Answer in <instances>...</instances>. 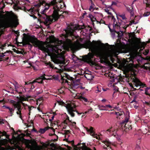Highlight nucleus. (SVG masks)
<instances>
[{"instance_id":"obj_33","label":"nucleus","mask_w":150,"mask_h":150,"mask_svg":"<svg viewBox=\"0 0 150 150\" xmlns=\"http://www.w3.org/2000/svg\"><path fill=\"white\" fill-rule=\"evenodd\" d=\"M82 150H92L91 149L87 147L86 146L85 144H84V145H83L82 147Z\"/></svg>"},{"instance_id":"obj_36","label":"nucleus","mask_w":150,"mask_h":150,"mask_svg":"<svg viewBox=\"0 0 150 150\" xmlns=\"http://www.w3.org/2000/svg\"><path fill=\"white\" fill-rule=\"evenodd\" d=\"M37 81H36V80H34L32 82H25V84L26 85H29L31 84H34L35 83H36Z\"/></svg>"},{"instance_id":"obj_27","label":"nucleus","mask_w":150,"mask_h":150,"mask_svg":"<svg viewBox=\"0 0 150 150\" xmlns=\"http://www.w3.org/2000/svg\"><path fill=\"white\" fill-rule=\"evenodd\" d=\"M9 52L11 53L12 51L11 50L7 51L6 52H4V53H2V54L0 55V61L3 60L2 57H4V58H5V57H4L5 56L4 54L6 53V52L8 53Z\"/></svg>"},{"instance_id":"obj_26","label":"nucleus","mask_w":150,"mask_h":150,"mask_svg":"<svg viewBox=\"0 0 150 150\" xmlns=\"http://www.w3.org/2000/svg\"><path fill=\"white\" fill-rule=\"evenodd\" d=\"M117 48L119 50L120 52L123 53L124 52V48L123 46L122 45H119L118 46Z\"/></svg>"},{"instance_id":"obj_7","label":"nucleus","mask_w":150,"mask_h":150,"mask_svg":"<svg viewBox=\"0 0 150 150\" xmlns=\"http://www.w3.org/2000/svg\"><path fill=\"white\" fill-rule=\"evenodd\" d=\"M66 107L67 109L69 114L72 117L75 116V114L74 112H76L78 115H80L82 114V113H79L77 110H75L76 106L74 103H70L66 104Z\"/></svg>"},{"instance_id":"obj_52","label":"nucleus","mask_w":150,"mask_h":150,"mask_svg":"<svg viewBox=\"0 0 150 150\" xmlns=\"http://www.w3.org/2000/svg\"><path fill=\"white\" fill-rule=\"evenodd\" d=\"M129 94L131 96H134L135 95L134 92L132 91L129 92Z\"/></svg>"},{"instance_id":"obj_14","label":"nucleus","mask_w":150,"mask_h":150,"mask_svg":"<svg viewBox=\"0 0 150 150\" xmlns=\"http://www.w3.org/2000/svg\"><path fill=\"white\" fill-rule=\"evenodd\" d=\"M88 131L90 133V135L93 137L96 138L97 139H99L100 137L97 134H95L93 131V128L92 127H90L89 129H88Z\"/></svg>"},{"instance_id":"obj_62","label":"nucleus","mask_w":150,"mask_h":150,"mask_svg":"<svg viewBox=\"0 0 150 150\" xmlns=\"http://www.w3.org/2000/svg\"><path fill=\"white\" fill-rule=\"evenodd\" d=\"M6 44H5L4 45H2L1 47H2V48L3 49H4V48H5L6 47Z\"/></svg>"},{"instance_id":"obj_20","label":"nucleus","mask_w":150,"mask_h":150,"mask_svg":"<svg viewBox=\"0 0 150 150\" xmlns=\"http://www.w3.org/2000/svg\"><path fill=\"white\" fill-rule=\"evenodd\" d=\"M115 114L117 115V118L118 119H120L121 118L122 119V117L123 116V113L122 112H115Z\"/></svg>"},{"instance_id":"obj_47","label":"nucleus","mask_w":150,"mask_h":150,"mask_svg":"<svg viewBox=\"0 0 150 150\" xmlns=\"http://www.w3.org/2000/svg\"><path fill=\"white\" fill-rule=\"evenodd\" d=\"M65 75V78H66L67 79L69 80H70L71 79H72V78L70 77L67 74H66Z\"/></svg>"},{"instance_id":"obj_49","label":"nucleus","mask_w":150,"mask_h":150,"mask_svg":"<svg viewBox=\"0 0 150 150\" xmlns=\"http://www.w3.org/2000/svg\"><path fill=\"white\" fill-rule=\"evenodd\" d=\"M120 16L122 18L123 20H125L127 19L124 15H120Z\"/></svg>"},{"instance_id":"obj_15","label":"nucleus","mask_w":150,"mask_h":150,"mask_svg":"<svg viewBox=\"0 0 150 150\" xmlns=\"http://www.w3.org/2000/svg\"><path fill=\"white\" fill-rule=\"evenodd\" d=\"M102 142L107 147H110L111 145L113 144L112 142H110L108 139H106L105 140H103Z\"/></svg>"},{"instance_id":"obj_23","label":"nucleus","mask_w":150,"mask_h":150,"mask_svg":"<svg viewBox=\"0 0 150 150\" xmlns=\"http://www.w3.org/2000/svg\"><path fill=\"white\" fill-rule=\"evenodd\" d=\"M125 6L126 7L127 11H129V12H130V13H131V14L132 16H133L132 13L133 14V13L132 12L133 8H132V7L131 6H130V7H129L128 6H127L125 5Z\"/></svg>"},{"instance_id":"obj_31","label":"nucleus","mask_w":150,"mask_h":150,"mask_svg":"<svg viewBox=\"0 0 150 150\" xmlns=\"http://www.w3.org/2000/svg\"><path fill=\"white\" fill-rule=\"evenodd\" d=\"M113 27L115 30L116 29L118 30L120 29V26L117 24V22L116 23V24H115V25H113Z\"/></svg>"},{"instance_id":"obj_9","label":"nucleus","mask_w":150,"mask_h":150,"mask_svg":"<svg viewBox=\"0 0 150 150\" xmlns=\"http://www.w3.org/2000/svg\"><path fill=\"white\" fill-rule=\"evenodd\" d=\"M135 39L136 40L135 43L136 46L139 49H144L146 45V43H150V39H149L146 42V43L145 42H141V39L137 38H135Z\"/></svg>"},{"instance_id":"obj_51","label":"nucleus","mask_w":150,"mask_h":150,"mask_svg":"<svg viewBox=\"0 0 150 150\" xmlns=\"http://www.w3.org/2000/svg\"><path fill=\"white\" fill-rule=\"evenodd\" d=\"M146 6L147 8H149L150 9V4L149 3H147L146 4Z\"/></svg>"},{"instance_id":"obj_50","label":"nucleus","mask_w":150,"mask_h":150,"mask_svg":"<svg viewBox=\"0 0 150 150\" xmlns=\"http://www.w3.org/2000/svg\"><path fill=\"white\" fill-rule=\"evenodd\" d=\"M90 17L91 18V20L93 22L96 21V18L94 17H93L92 18H91V16H90Z\"/></svg>"},{"instance_id":"obj_8","label":"nucleus","mask_w":150,"mask_h":150,"mask_svg":"<svg viewBox=\"0 0 150 150\" xmlns=\"http://www.w3.org/2000/svg\"><path fill=\"white\" fill-rule=\"evenodd\" d=\"M120 128L125 132H127L128 131L132 129L131 122H118Z\"/></svg>"},{"instance_id":"obj_53","label":"nucleus","mask_w":150,"mask_h":150,"mask_svg":"<svg viewBox=\"0 0 150 150\" xmlns=\"http://www.w3.org/2000/svg\"><path fill=\"white\" fill-rule=\"evenodd\" d=\"M129 120V118H127V117H125V120L123 121L122 122H128Z\"/></svg>"},{"instance_id":"obj_60","label":"nucleus","mask_w":150,"mask_h":150,"mask_svg":"<svg viewBox=\"0 0 150 150\" xmlns=\"http://www.w3.org/2000/svg\"><path fill=\"white\" fill-rule=\"evenodd\" d=\"M20 99L22 100H25V98L23 97L22 96H20Z\"/></svg>"},{"instance_id":"obj_13","label":"nucleus","mask_w":150,"mask_h":150,"mask_svg":"<svg viewBox=\"0 0 150 150\" xmlns=\"http://www.w3.org/2000/svg\"><path fill=\"white\" fill-rule=\"evenodd\" d=\"M24 10L25 12L28 11L29 12H30L31 14H32L33 13H35L38 12V9L35 6V5H34V7H32L29 9H27L25 7H24Z\"/></svg>"},{"instance_id":"obj_48","label":"nucleus","mask_w":150,"mask_h":150,"mask_svg":"<svg viewBox=\"0 0 150 150\" xmlns=\"http://www.w3.org/2000/svg\"><path fill=\"white\" fill-rule=\"evenodd\" d=\"M148 89H149V88L147 87L146 88L145 90V94L146 95H149V93H148Z\"/></svg>"},{"instance_id":"obj_43","label":"nucleus","mask_w":150,"mask_h":150,"mask_svg":"<svg viewBox=\"0 0 150 150\" xmlns=\"http://www.w3.org/2000/svg\"><path fill=\"white\" fill-rule=\"evenodd\" d=\"M97 23H100V24L101 23H104L106 25L105 23V21L102 19H101V20L100 22L98 21H97Z\"/></svg>"},{"instance_id":"obj_5","label":"nucleus","mask_w":150,"mask_h":150,"mask_svg":"<svg viewBox=\"0 0 150 150\" xmlns=\"http://www.w3.org/2000/svg\"><path fill=\"white\" fill-rule=\"evenodd\" d=\"M50 144L48 143H43L42 145H38L30 142L26 143V147L31 150H48V147Z\"/></svg>"},{"instance_id":"obj_38","label":"nucleus","mask_w":150,"mask_h":150,"mask_svg":"<svg viewBox=\"0 0 150 150\" xmlns=\"http://www.w3.org/2000/svg\"><path fill=\"white\" fill-rule=\"evenodd\" d=\"M50 136H54L55 137V138L54 139H53V140L54 141H57L58 139V137L56 135V134H50Z\"/></svg>"},{"instance_id":"obj_56","label":"nucleus","mask_w":150,"mask_h":150,"mask_svg":"<svg viewBox=\"0 0 150 150\" xmlns=\"http://www.w3.org/2000/svg\"><path fill=\"white\" fill-rule=\"evenodd\" d=\"M135 149H136L138 150L140 149V147L137 144L135 147Z\"/></svg>"},{"instance_id":"obj_63","label":"nucleus","mask_w":150,"mask_h":150,"mask_svg":"<svg viewBox=\"0 0 150 150\" xmlns=\"http://www.w3.org/2000/svg\"><path fill=\"white\" fill-rule=\"evenodd\" d=\"M117 4V3L115 2L112 1V4L111 5H116Z\"/></svg>"},{"instance_id":"obj_40","label":"nucleus","mask_w":150,"mask_h":150,"mask_svg":"<svg viewBox=\"0 0 150 150\" xmlns=\"http://www.w3.org/2000/svg\"><path fill=\"white\" fill-rule=\"evenodd\" d=\"M150 14V12H146L143 14V16L144 17L147 16Z\"/></svg>"},{"instance_id":"obj_55","label":"nucleus","mask_w":150,"mask_h":150,"mask_svg":"<svg viewBox=\"0 0 150 150\" xmlns=\"http://www.w3.org/2000/svg\"><path fill=\"white\" fill-rule=\"evenodd\" d=\"M106 108L107 109L108 108H112V106L110 105H105Z\"/></svg>"},{"instance_id":"obj_61","label":"nucleus","mask_w":150,"mask_h":150,"mask_svg":"<svg viewBox=\"0 0 150 150\" xmlns=\"http://www.w3.org/2000/svg\"><path fill=\"white\" fill-rule=\"evenodd\" d=\"M53 61L54 63H55V64H58V61L56 59L54 60Z\"/></svg>"},{"instance_id":"obj_54","label":"nucleus","mask_w":150,"mask_h":150,"mask_svg":"<svg viewBox=\"0 0 150 150\" xmlns=\"http://www.w3.org/2000/svg\"><path fill=\"white\" fill-rule=\"evenodd\" d=\"M12 18L13 19H15L17 18V17L16 15L13 14V15L12 16Z\"/></svg>"},{"instance_id":"obj_35","label":"nucleus","mask_w":150,"mask_h":150,"mask_svg":"<svg viewBox=\"0 0 150 150\" xmlns=\"http://www.w3.org/2000/svg\"><path fill=\"white\" fill-rule=\"evenodd\" d=\"M80 100L83 101L87 102H88V100L86 98L83 97V96H81L80 97Z\"/></svg>"},{"instance_id":"obj_22","label":"nucleus","mask_w":150,"mask_h":150,"mask_svg":"<svg viewBox=\"0 0 150 150\" xmlns=\"http://www.w3.org/2000/svg\"><path fill=\"white\" fill-rule=\"evenodd\" d=\"M146 59L147 60L148 62L145 64L146 65V67L148 69H150V57H147Z\"/></svg>"},{"instance_id":"obj_34","label":"nucleus","mask_w":150,"mask_h":150,"mask_svg":"<svg viewBox=\"0 0 150 150\" xmlns=\"http://www.w3.org/2000/svg\"><path fill=\"white\" fill-rule=\"evenodd\" d=\"M28 123H27L26 122H24V124L26 125L27 127H30V126H31V125L32 124V125H33V122H28Z\"/></svg>"},{"instance_id":"obj_57","label":"nucleus","mask_w":150,"mask_h":150,"mask_svg":"<svg viewBox=\"0 0 150 150\" xmlns=\"http://www.w3.org/2000/svg\"><path fill=\"white\" fill-rule=\"evenodd\" d=\"M37 13H33V14H31L32 15L30 16H32L33 17L34 19H36V18H37V17L34 15V14H36Z\"/></svg>"},{"instance_id":"obj_17","label":"nucleus","mask_w":150,"mask_h":150,"mask_svg":"<svg viewBox=\"0 0 150 150\" xmlns=\"http://www.w3.org/2000/svg\"><path fill=\"white\" fill-rule=\"evenodd\" d=\"M50 128V127L49 126L46 127L44 128H40L39 130V132L41 134H44L47 130Z\"/></svg>"},{"instance_id":"obj_11","label":"nucleus","mask_w":150,"mask_h":150,"mask_svg":"<svg viewBox=\"0 0 150 150\" xmlns=\"http://www.w3.org/2000/svg\"><path fill=\"white\" fill-rule=\"evenodd\" d=\"M11 24V21L6 22L0 21V30L4 29L5 28L10 27Z\"/></svg>"},{"instance_id":"obj_16","label":"nucleus","mask_w":150,"mask_h":150,"mask_svg":"<svg viewBox=\"0 0 150 150\" xmlns=\"http://www.w3.org/2000/svg\"><path fill=\"white\" fill-rule=\"evenodd\" d=\"M59 49L58 48V45H55L51 48V51L56 53H59Z\"/></svg>"},{"instance_id":"obj_64","label":"nucleus","mask_w":150,"mask_h":150,"mask_svg":"<svg viewBox=\"0 0 150 150\" xmlns=\"http://www.w3.org/2000/svg\"><path fill=\"white\" fill-rule=\"evenodd\" d=\"M134 96L133 99H134V100H136V98H137V96L135 95L134 96Z\"/></svg>"},{"instance_id":"obj_1","label":"nucleus","mask_w":150,"mask_h":150,"mask_svg":"<svg viewBox=\"0 0 150 150\" xmlns=\"http://www.w3.org/2000/svg\"><path fill=\"white\" fill-rule=\"evenodd\" d=\"M62 1V0H52L49 3H47L44 1H41L35 5V6L38 9L37 13L38 16L45 24L47 25L54 20H57L60 16L64 17L63 14L68 13L67 11L63 12L60 15L59 13L60 8H62V6L59 3Z\"/></svg>"},{"instance_id":"obj_4","label":"nucleus","mask_w":150,"mask_h":150,"mask_svg":"<svg viewBox=\"0 0 150 150\" xmlns=\"http://www.w3.org/2000/svg\"><path fill=\"white\" fill-rule=\"evenodd\" d=\"M67 29L64 30L65 33L62 35L64 40H61V43L63 44L66 47H68L72 44V40H73L72 36H73L74 30L70 27V25L67 26Z\"/></svg>"},{"instance_id":"obj_18","label":"nucleus","mask_w":150,"mask_h":150,"mask_svg":"<svg viewBox=\"0 0 150 150\" xmlns=\"http://www.w3.org/2000/svg\"><path fill=\"white\" fill-rule=\"evenodd\" d=\"M115 129L113 127H112L110 129H108L107 131L109 132V133L108 134H110V135H114V132H116L115 130Z\"/></svg>"},{"instance_id":"obj_10","label":"nucleus","mask_w":150,"mask_h":150,"mask_svg":"<svg viewBox=\"0 0 150 150\" xmlns=\"http://www.w3.org/2000/svg\"><path fill=\"white\" fill-rule=\"evenodd\" d=\"M62 83H67L68 85H70L71 86V88L73 89V90L75 89L76 88H77L79 87L80 89H83L84 88V87H83L81 86H79L77 84H71V82H69L66 79L64 78V77H62V76L61 78Z\"/></svg>"},{"instance_id":"obj_58","label":"nucleus","mask_w":150,"mask_h":150,"mask_svg":"<svg viewBox=\"0 0 150 150\" xmlns=\"http://www.w3.org/2000/svg\"><path fill=\"white\" fill-rule=\"evenodd\" d=\"M89 10L90 11H93V9L92 6H90V8H89Z\"/></svg>"},{"instance_id":"obj_28","label":"nucleus","mask_w":150,"mask_h":150,"mask_svg":"<svg viewBox=\"0 0 150 150\" xmlns=\"http://www.w3.org/2000/svg\"><path fill=\"white\" fill-rule=\"evenodd\" d=\"M98 108L100 110H107V109L106 108V106L102 105H98Z\"/></svg>"},{"instance_id":"obj_44","label":"nucleus","mask_w":150,"mask_h":150,"mask_svg":"<svg viewBox=\"0 0 150 150\" xmlns=\"http://www.w3.org/2000/svg\"><path fill=\"white\" fill-rule=\"evenodd\" d=\"M105 11L108 14L110 15H112V13L111 12H109V10L107 8L105 9Z\"/></svg>"},{"instance_id":"obj_42","label":"nucleus","mask_w":150,"mask_h":150,"mask_svg":"<svg viewBox=\"0 0 150 150\" xmlns=\"http://www.w3.org/2000/svg\"><path fill=\"white\" fill-rule=\"evenodd\" d=\"M13 50L17 54H22V52L21 51H19L18 50H16L15 49H13Z\"/></svg>"},{"instance_id":"obj_2","label":"nucleus","mask_w":150,"mask_h":150,"mask_svg":"<svg viewBox=\"0 0 150 150\" xmlns=\"http://www.w3.org/2000/svg\"><path fill=\"white\" fill-rule=\"evenodd\" d=\"M92 53H89L85 56L86 62L92 67H96V69H98L99 67L95 61L94 56L99 57L102 62H104L110 58L112 63H114V59L112 54L110 53H104L100 49L96 47L92 46L90 49Z\"/></svg>"},{"instance_id":"obj_21","label":"nucleus","mask_w":150,"mask_h":150,"mask_svg":"<svg viewBox=\"0 0 150 150\" xmlns=\"http://www.w3.org/2000/svg\"><path fill=\"white\" fill-rule=\"evenodd\" d=\"M70 133V132L69 130H66L64 132V134H65V139H64V140H66L67 141L68 138L70 136V135H69V133Z\"/></svg>"},{"instance_id":"obj_6","label":"nucleus","mask_w":150,"mask_h":150,"mask_svg":"<svg viewBox=\"0 0 150 150\" xmlns=\"http://www.w3.org/2000/svg\"><path fill=\"white\" fill-rule=\"evenodd\" d=\"M128 80L129 81L132 82V83H129V85L130 86L133 88L132 91H135L137 89L133 87V85L134 86V87L138 88L139 86H141L142 87H144L146 86L145 84L142 83L139 79L135 77H130Z\"/></svg>"},{"instance_id":"obj_25","label":"nucleus","mask_w":150,"mask_h":150,"mask_svg":"<svg viewBox=\"0 0 150 150\" xmlns=\"http://www.w3.org/2000/svg\"><path fill=\"white\" fill-rule=\"evenodd\" d=\"M47 65H49L50 67L52 69L58 70V69L56 67H54L53 64H52L50 62H49L46 63Z\"/></svg>"},{"instance_id":"obj_30","label":"nucleus","mask_w":150,"mask_h":150,"mask_svg":"<svg viewBox=\"0 0 150 150\" xmlns=\"http://www.w3.org/2000/svg\"><path fill=\"white\" fill-rule=\"evenodd\" d=\"M28 110H29V111L28 114L29 115H30V113L31 112V111H33V110L34 109H36V107H35L33 106H31L30 107L29 106H28Z\"/></svg>"},{"instance_id":"obj_59","label":"nucleus","mask_w":150,"mask_h":150,"mask_svg":"<svg viewBox=\"0 0 150 150\" xmlns=\"http://www.w3.org/2000/svg\"><path fill=\"white\" fill-rule=\"evenodd\" d=\"M31 89H33L35 88V86L33 84H31Z\"/></svg>"},{"instance_id":"obj_39","label":"nucleus","mask_w":150,"mask_h":150,"mask_svg":"<svg viewBox=\"0 0 150 150\" xmlns=\"http://www.w3.org/2000/svg\"><path fill=\"white\" fill-rule=\"evenodd\" d=\"M149 50H144V51H143V54L144 55H147L148 53H149Z\"/></svg>"},{"instance_id":"obj_45","label":"nucleus","mask_w":150,"mask_h":150,"mask_svg":"<svg viewBox=\"0 0 150 150\" xmlns=\"http://www.w3.org/2000/svg\"><path fill=\"white\" fill-rule=\"evenodd\" d=\"M15 33L17 35V37L16 38V40H17L18 39V37L19 35V32L17 31H15Z\"/></svg>"},{"instance_id":"obj_46","label":"nucleus","mask_w":150,"mask_h":150,"mask_svg":"<svg viewBox=\"0 0 150 150\" xmlns=\"http://www.w3.org/2000/svg\"><path fill=\"white\" fill-rule=\"evenodd\" d=\"M15 148L19 150H20L21 149V147L18 145H16V144L15 145Z\"/></svg>"},{"instance_id":"obj_19","label":"nucleus","mask_w":150,"mask_h":150,"mask_svg":"<svg viewBox=\"0 0 150 150\" xmlns=\"http://www.w3.org/2000/svg\"><path fill=\"white\" fill-rule=\"evenodd\" d=\"M42 79L41 78L37 79L35 80H36V81H37L36 82L38 83H43V80L46 79V78L45 76H42Z\"/></svg>"},{"instance_id":"obj_41","label":"nucleus","mask_w":150,"mask_h":150,"mask_svg":"<svg viewBox=\"0 0 150 150\" xmlns=\"http://www.w3.org/2000/svg\"><path fill=\"white\" fill-rule=\"evenodd\" d=\"M6 133L5 131H4L2 132L1 131H0V137L4 135H5L6 134Z\"/></svg>"},{"instance_id":"obj_37","label":"nucleus","mask_w":150,"mask_h":150,"mask_svg":"<svg viewBox=\"0 0 150 150\" xmlns=\"http://www.w3.org/2000/svg\"><path fill=\"white\" fill-rule=\"evenodd\" d=\"M108 27L111 33H112V34L113 33L115 34V32H116V31L114 29V28L113 29H112L110 28V26L108 25Z\"/></svg>"},{"instance_id":"obj_12","label":"nucleus","mask_w":150,"mask_h":150,"mask_svg":"<svg viewBox=\"0 0 150 150\" xmlns=\"http://www.w3.org/2000/svg\"><path fill=\"white\" fill-rule=\"evenodd\" d=\"M14 108H17L18 111L17 112V114L20 115V117L21 118V105L18 102H16L15 103L13 104Z\"/></svg>"},{"instance_id":"obj_32","label":"nucleus","mask_w":150,"mask_h":150,"mask_svg":"<svg viewBox=\"0 0 150 150\" xmlns=\"http://www.w3.org/2000/svg\"><path fill=\"white\" fill-rule=\"evenodd\" d=\"M116 33L118 34V37L119 38L122 37L123 35V32L122 31H120L119 32L116 31Z\"/></svg>"},{"instance_id":"obj_29","label":"nucleus","mask_w":150,"mask_h":150,"mask_svg":"<svg viewBox=\"0 0 150 150\" xmlns=\"http://www.w3.org/2000/svg\"><path fill=\"white\" fill-rule=\"evenodd\" d=\"M84 76L87 79L90 80L91 79L92 75L91 74L86 73L84 75Z\"/></svg>"},{"instance_id":"obj_3","label":"nucleus","mask_w":150,"mask_h":150,"mask_svg":"<svg viewBox=\"0 0 150 150\" xmlns=\"http://www.w3.org/2000/svg\"><path fill=\"white\" fill-rule=\"evenodd\" d=\"M23 35L24 36V37L22 38L23 42H19V43L22 44L23 46L28 45L32 47V45L29 43L30 42L33 44L34 46L38 47L39 50L48 53L49 55L50 56V50L48 47H45L42 41L39 40L34 35L30 36L28 39V41L26 39L24 40V38H26L27 35L23 33Z\"/></svg>"},{"instance_id":"obj_24","label":"nucleus","mask_w":150,"mask_h":150,"mask_svg":"<svg viewBox=\"0 0 150 150\" xmlns=\"http://www.w3.org/2000/svg\"><path fill=\"white\" fill-rule=\"evenodd\" d=\"M3 107L5 108L8 109L10 111V112L11 114V116H12L13 115V112L14 110L12 108H10L9 107L6 106H3Z\"/></svg>"}]
</instances>
